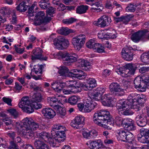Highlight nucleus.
<instances>
[{"label":"nucleus","mask_w":149,"mask_h":149,"mask_svg":"<svg viewBox=\"0 0 149 149\" xmlns=\"http://www.w3.org/2000/svg\"><path fill=\"white\" fill-rule=\"evenodd\" d=\"M53 130L52 131L51 134L53 137H51L49 134L46 132H42L37 134L38 139L43 140L47 142L53 147L56 146L57 143L64 141L65 139V127L60 125H55L54 126Z\"/></svg>","instance_id":"obj_1"},{"label":"nucleus","mask_w":149,"mask_h":149,"mask_svg":"<svg viewBox=\"0 0 149 149\" xmlns=\"http://www.w3.org/2000/svg\"><path fill=\"white\" fill-rule=\"evenodd\" d=\"M94 123L99 126L111 130L113 126V118L109 112L101 110L95 113L93 116Z\"/></svg>","instance_id":"obj_2"},{"label":"nucleus","mask_w":149,"mask_h":149,"mask_svg":"<svg viewBox=\"0 0 149 149\" xmlns=\"http://www.w3.org/2000/svg\"><path fill=\"white\" fill-rule=\"evenodd\" d=\"M57 56L59 59H63V63L66 65H70L77 60L78 56L75 53L69 54L66 52H58Z\"/></svg>","instance_id":"obj_3"},{"label":"nucleus","mask_w":149,"mask_h":149,"mask_svg":"<svg viewBox=\"0 0 149 149\" xmlns=\"http://www.w3.org/2000/svg\"><path fill=\"white\" fill-rule=\"evenodd\" d=\"M149 82V76L148 74L143 75L141 77L137 76L134 81L135 88L136 89H142V91H145L147 87V84Z\"/></svg>","instance_id":"obj_4"},{"label":"nucleus","mask_w":149,"mask_h":149,"mask_svg":"<svg viewBox=\"0 0 149 149\" xmlns=\"http://www.w3.org/2000/svg\"><path fill=\"white\" fill-rule=\"evenodd\" d=\"M119 135V139L123 141L128 142L130 147H133V143L134 142L133 134L129 132H125L124 130H121L117 132Z\"/></svg>","instance_id":"obj_5"},{"label":"nucleus","mask_w":149,"mask_h":149,"mask_svg":"<svg viewBox=\"0 0 149 149\" xmlns=\"http://www.w3.org/2000/svg\"><path fill=\"white\" fill-rule=\"evenodd\" d=\"M19 107L22 108L24 111L28 113H32L34 111L33 108L27 96H25L22 98L21 101L19 104Z\"/></svg>","instance_id":"obj_6"},{"label":"nucleus","mask_w":149,"mask_h":149,"mask_svg":"<svg viewBox=\"0 0 149 149\" xmlns=\"http://www.w3.org/2000/svg\"><path fill=\"white\" fill-rule=\"evenodd\" d=\"M54 44L56 48L62 50L67 48L69 44V42L64 37L59 36L56 38L53 41Z\"/></svg>","instance_id":"obj_7"},{"label":"nucleus","mask_w":149,"mask_h":149,"mask_svg":"<svg viewBox=\"0 0 149 149\" xmlns=\"http://www.w3.org/2000/svg\"><path fill=\"white\" fill-rule=\"evenodd\" d=\"M86 40V36L83 34H81L73 38L72 43L75 49L79 51L84 45Z\"/></svg>","instance_id":"obj_8"},{"label":"nucleus","mask_w":149,"mask_h":149,"mask_svg":"<svg viewBox=\"0 0 149 149\" xmlns=\"http://www.w3.org/2000/svg\"><path fill=\"white\" fill-rule=\"evenodd\" d=\"M35 17L36 18V19L35 22V24L36 25L46 24L51 20V17L48 16V15L45 16L44 12L42 11L37 13Z\"/></svg>","instance_id":"obj_9"},{"label":"nucleus","mask_w":149,"mask_h":149,"mask_svg":"<svg viewBox=\"0 0 149 149\" xmlns=\"http://www.w3.org/2000/svg\"><path fill=\"white\" fill-rule=\"evenodd\" d=\"M138 94L134 93L130 94L128 96L127 100V104L131 109H134L136 111L140 110V107L137 105Z\"/></svg>","instance_id":"obj_10"},{"label":"nucleus","mask_w":149,"mask_h":149,"mask_svg":"<svg viewBox=\"0 0 149 149\" xmlns=\"http://www.w3.org/2000/svg\"><path fill=\"white\" fill-rule=\"evenodd\" d=\"M67 87L71 88V91L73 93H76L81 92V87L83 86V84L81 82L78 83L74 80L66 81Z\"/></svg>","instance_id":"obj_11"},{"label":"nucleus","mask_w":149,"mask_h":149,"mask_svg":"<svg viewBox=\"0 0 149 149\" xmlns=\"http://www.w3.org/2000/svg\"><path fill=\"white\" fill-rule=\"evenodd\" d=\"M22 123L23 127L26 129H31L34 131L39 128L38 124L31 118H25L22 120Z\"/></svg>","instance_id":"obj_12"},{"label":"nucleus","mask_w":149,"mask_h":149,"mask_svg":"<svg viewBox=\"0 0 149 149\" xmlns=\"http://www.w3.org/2000/svg\"><path fill=\"white\" fill-rule=\"evenodd\" d=\"M110 91L118 96L123 95L125 93L124 89L121 88V86L117 83H113L109 86Z\"/></svg>","instance_id":"obj_13"},{"label":"nucleus","mask_w":149,"mask_h":149,"mask_svg":"<svg viewBox=\"0 0 149 149\" xmlns=\"http://www.w3.org/2000/svg\"><path fill=\"white\" fill-rule=\"evenodd\" d=\"M133 49L131 47L127 46L124 47L121 52L122 58L126 61H132L133 56V53L131 51Z\"/></svg>","instance_id":"obj_14"},{"label":"nucleus","mask_w":149,"mask_h":149,"mask_svg":"<svg viewBox=\"0 0 149 149\" xmlns=\"http://www.w3.org/2000/svg\"><path fill=\"white\" fill-rule=\"evenodd\" d=\"M148 32L147 29L140 30L134 33L132 35L131 38L134 42H138L144 38L146 33Z\"/></svg>","instance_id":"obj_15"},{"label":"nucleus","mask_w":149,"mask_h":149,"mask_svg":"<svg viewBox=\"0 0 149 149\" xmlns=\"http://www.w3.org/2000/svg\"><path fill=\"white\" fill-rule=\"evenodd\" d=\"M72 72L69 71L67 72L66 75L69 77H75L79 79H82L85 78L86 76V73L81 70H72Z\"/></svg>","instance_id":"obj_16"},{"label":"nucleus","mask_w":149,"mask_h":149,"mask_svg":"<svg viewBox=\"0 0 149 149\" xmlns=\"http://www.w3.org/2000/svg\"><path fill=\"white\" fill-rule=\"evenodd\" d=\"M43 51L42 49L38 47L34 49L32 52L33 55L31 56V59L34 60L36 59H39L40 60H46L47 57H44L42 56Z\"/></svg>","instance_id":"obj_17"},{"label":"nucleus","mask_w":149,"mask_h":149,"mask_svg":"<svg viewBox=\"0 0 149 149\" xmlns=\"http://www.w3.org/2000/svg\"><path fill=\"white\" fill-rule=\"evenodd\" d=\"M84 112L89 113L97 107V104L95 102L87 100L84 102Z\"/></svg>","instance_id":"obj_18"},{"label":"nucleus","mask_w":149,"mask_h":149,"mask_svg":"<svg viewBox=\"0 0 149 149\" xmlns=\"http://www.w3.org/2000/svg\"><path fill=\"white\" fill-rule=\"evenodd\" d=\"M84 118L82 116H77L71 123V125L76 129L79 128V125L84 123Z\"/></svg>","instance_id":"obj_19"},{"label":"nucleus","mask_w":149,"mask_h":149,"mask_svg":"<svg viewBox=\"0 0 149 149\" xmlns=\"http://www.w3.org/2000/svg\"><path fill=\"white\" fill-rule=\"evenodd\" d=\"M124 125L123 127L125 129L128 131H134L136 129L134 125V121L131 119H125L124 122Z\"/></svg>","instance_id":"obj_20"},{"label":"nucleus","mask_w":149,"mask_h":149,"mask_svg":"<svg viewBox=\"0 0 149 149\" xmlns=\"http://www.w3.org/2000/svg\"><path fill=\"white\" fill-rule=\"evenodd\" d=\"M127 103V101H125L124 100H120L118 101L116 105L118 113L120 114V112L127 107L129 108H131Z\"/></svg>","instance_id":"obj_21"},{"label":"nucleus","mask_w":149,"mask_h":149,"mask_svg":"<svg viewBox=\"0 0 149 149\" xmlns=\"http://www.w3.org/2000/svg\"><path fill=\"white\" fill-rule=\"evenodd\" d=\"M136 122L138 126L143 127L147 124L146 117L143 115H139L136 118Z\"/></svg>","instance_id":"obj_22"},{"label":"nucleus","mask_w":149,"mask_h":149,"mask_svg":"<svg viewBox=\"0 0 149 149\" xmlns=\"http://www.w3.org/2000/svg\"><path fill=\"white\" fill-rule=\"evenodd\" d=\"M85 85L83 84L82 87L85 90H91L97 86L96 81L93 79H90Z\"/></svg>","instance_id":"obj_23"},{"label":"nucleus","mask_w":149,"mask_h":149,"mask_svg":"<svg viewBox=\"0 0 149 149\" xmlns=\"http://www.w3.org/2000/svg\"><path fill=\"white\" fill-rule=\"evenodd\" d=\"M42 111L44 116L48 118H53L56 115L55 112L50 108H44Z\"/></svg>","instance_id":"obj_24"},{"label":"nucleus","mask_w":149,"mask_h":149,"mask_svg":"<svg viewBox=\"0 0 149 149\" xmlns=\"http://www.w3.org/2000/svg\"><path fill=\"white\" fill-rule=\"evenodd\" d=\"M115 71L118 74L121 75L123 77H130L131 74H133L128 69H126L124 68L120 67L119 68L116 69Z\"/></svg>","instance_id":"obj_25"},{"label":"nucleus","mask_w":149,"mask_h":149,"mask_svg":"<svg viewBox=\"0 0 149 149\" xmlns=\"http://www.w3.org/2000/svg\"><path fill=\"white\" fill-rule=\"evenodd\" d=\"M34 146L36 149H49V147L43 141L38 139L34 142Z\"/></svg>","instance_id":"obj_26"},{"label":"nucleus","mask_w":149,"mask_h":149,"mask_svg":"<svg viewBox=\"0 0 149 149\" xmlns=\"http://www.w3.org/2000/svg\"><path fill=\"white\" fill-rule=\"evenodd\" d=\"M78 61L83 70L88 71L91 68V63L87 60L83 59H80Z\"/></svg>","instance_id":"obj_27"},{"label":"nucleus","mask_w":149,"mask_h":149,"mask_svg":"<svg viewBox=\"0 0 149 149\" xmlns=\"http://www.w3.org/2000/svg\"><path fill=\"white\" fill-rule=\"evenodd\" d=\"M52 106L56 110L58 114L61 117H62L65 115L66 111L65 108L62 107L58 104L52 105Z\"/></svg>","instance_id":"obj_28"},{"label":"nucleus","mask_w":149,"mask_h":149,"mask_svg":"<svg viewBox=\"0 0 149 149\" xmlns=\"http://www.w3.org/2000/svg\"><path fill=\"white\" fill-rule=\"evenodd\" d=\"M139 65L137 63L133 64L129 63L125 65L124 68L125 70L126 69H128L132 74H134L136 70L139 67Z\"/></svg>","instance_id":"obj_29"},{"label":"nucleus","mask_w":149,"mask_h":149,"mask_svg":"<svg viewBox=\"0 0 149 149\" xmlns=\"http://www.w3.org/2000/svg\"><path fill=\"white\" fill-rule=\"evenodd\" d=\"M18 1H20L19 4L16 7L17 10L21 12L26 11L28 8L27 6H26V4L24 3L22 0H17Z\"/></svg>","instance_id":"obj_30"},{"label":"nucleus","mask_w":149,"mask_h":149,"mask_svg":"<svg viewBox=\"0 0 149 149\" xmlns=\"http://www.w3.org/2000/svg\"><path fill=\"white\" fill-rule=\"evenodd\" d=\"M23 130L24 131L22 132V134L27 138H29L34 136V130L31 129H26L23 127Z\"/></svg>","instance_id":"obj_31"},{"label":"nucleus","mask_w":149,"mask_h":149,"mask_svg":"<svg viewBox=\"0 0 149 149\" xmlns=\"http://www.w3.org/2000/svg\"><path fill=\"white\" fill-rule=\"evenodd\" d=\"M87 6L83 5L78 6L76 9V13L79 14H82L86 13L88 9Z\"/></svg>","instance_id":"obj_32"},{"label":"nucleus","mask_w":149,"mask_h":149,"mask_svg":"<svg viewBox=\"0 0 149 149\" xmlns=\"http://www.w3.org/2000/svg\"><path fill=\"white\" fill-rule=\"evenodd\" d=\"M81 99L80 97L78 96H73L70 97L68 100V102L72 105L76 104Z\"/></svg>","instance_id":"obj_33"},{"label":"nucleus","mask_w":149,"mask_h":149,"mask_svg":"<svg viewBox=\"0 0 149 149\" xmlns=\"http://www.w3.org/2000/svg\"><path fill=\"white\" fill-rule=\"evenodd\" d=\"M141 61L146 64H149V51L147 53H143L141 55Z\"/></svg>","instance_id":"obj_34"},{"label":"nucleus","mask_w":149,"mask_h":149,"mask_svg":"<svg viewBox=\"0 0 149 149\" xmlns=\"http://www.w3.org/2000/svg\"><path fill=\"white\" fill-rule=\"evenodd\" d=\"M57 32L60 34L67 35L72 31L71 30H69L67 27H62L61 29L57 30Z\"/></svg>","instance_id":"obj_35"},{"label":"nucleus","mask_w":149,"mask_h":149,"mask_svg":"<svg viewBox=\"0 0 149 149\" xmlns=\"http://www.w3.org/2000/svg\"><path fill=\"white\" fill-rule=\"evenodd\" d=\"M125 119H123L121 117L118 116H116L114 119V121L116 124L118 126H120L122 125L123 127L124 125V122Z\"/></svg>","instance_id":"obj_36"},{"label":"nucleus","mask_w":149,"mask_h":149,"mask_svg":"<svg viewBox=\"0 0 149 149\" xmlns=\"http://www.w3.org/2000/svg\"><path fill=\"white\" fill-rule=\"evenodd\" d=\"M42 99V98L40 94H36L32 96L31 101L32 102H40Z\"/></svg>","instance_id":"obj_37"},{"label":"nucleus","mask_w":149,"mask_h":149,"mask_svg":"<svg viewBox=\"0 0 149 149\" xmlns=\"http://www.w3.org/2000/svg\"><path fill=\"white\" fill-rule=\"evenodd\" d=\"M91 148L92 149H99L100 147V143L99 140L92 141L90 143Z\"/></svg>","instance_id":"obj_38"},{"label":"nucleus","mask_w":149,"mask_h":149,"mask_svg":"<svg viewBox=\"0 0 149 149\" xmlns=\"http://www.w3.org/2000/svg\"><path fill=\"white\" fill-rule=\"evenodd\" d=\"M94 49L96 52L98 53H102L105 52L104 47L100 43H97L96 44Z\"/></svg>","instance_id":"obj_39"},{"label":"nucleus","mask_w":149,"mask_h":149,"mask_svg":"<svg viewBox=\"0 0 149 149\" xmlns=\"http://www.w3.org/2000/svg\"><path fill=\"white\" fill-rule=\"evenodd\" d=\"M97 43L95 42L94 39H91L86 43V45L88 48H92L94 49L95 45Z\"/></svg>","instance_id":"obj_40"},{"label":"nucleus","mask_w":149,"mask_h":149,"mask_svg":"<svg viewBox=\"0 0 149 149\" xmlns=\"http://www.w3.org/2000/svg\"><path fill=\"white\" fill-rule=\"evenodd\" d=\"M39 5L41 8L43 9H46L48 8V2L45 0H39Z\"/></svg>","instance_id":"obj_41"},{"label":"nucleus","mask_w":149,"mask_h":149,"mask_svg":"<svg viewBox=\"0 0 149 149\" xmlns=\"http://www.w3.org/2000/svg\"><path fill=\"white\" fill-rule=\"evenodd\" d=\"M68 69L65 66H62L58 71L59 73L62 76H66L67 72H68Z\"/></svg>","instance_id":"obj_42"},{"label":"nucleus","mask_w":149,"mask_h":149,"mask_svg":"<svg viewBox=\"0 0 149 149\" xmlns=\"http://www.w3.org/2000/svg\"><path fill=\"white\" fill-rule=\"evenodd\" d=\"M137 6L133 4H130L126 7V10L127 12H133L135 11Z\"/></svg>","instance_id":"obj_43"},{"label":"nucleus","mask_w":149,"mask_h":149,"mask_svg":"<svg viewBox=\"0 0 149 149\" xmlns=\"http://www.w3.org/2000/svg\"><path fill=\"white\" fill-rule=\"evenodd\" d=\"M129 108L128 107H126L125 110V109L120 112V114H122L124 116L131 115L133 114V112L132 111L131 109H128Z\"/></svg>","instance_id":"obj_44"},{"label":"nucleus","mask_w":149,"mask_h":149,"mask_svg":"<svg viewBox=\"0 0 149 149\" xmlns=\"http://www.w3.org/2000/svg\"><path fill=\"white\" fill-rule=\"evenodd\" d=\"M7 111L14 118H16L18 116V113L15 109H10L8 110Z\"/></svg>","instance_id":"obj_45"},{"label":"nucleus","mask_w":149,"mask_h":149,"mask_svg":"<svg viewBox=\"0 0 149 149\" xmlns=\"http://www.w3.org/2000/svg\"><path fill=\"white\" fill-rule=\"evenodd\" d=\"M140 132L141 135L145 136L148 139L149 138V130L142 128L140 129Z\"/></svg>","instance_id":"obj_46"},{"label":"nucleus","mask_w":149,"mask_h":149,"mask_svg":"<svg viewBox=\"0 0 149 149\" xmlns=\"http://www.w3.org/2000/svg\"><path fill=\"white\" fill-rule=\"evenodd\" d=\"M77 19L73 17H71L69 19H64L63 20V23L66 24H71L77 21Z\"/></svg>","instance_id":"obj_47"},{"label":"nucleus","mask_w":149,"mask_h":149,"mask_svg":"<svg viewBox=\"0 0 149 149\" xmlns=\"http://www.w3.org/2000/svg\"><path fill=\"white\" fill-rule=\"evenodd\" d=\"M145 96L143 95H138L137 100V105L139 106L138 103L140 104H142L144 103L145 101Z\"/></svg>","instance_id":"obj_48"},{"label":"nucleus","mask_w":149,"mask_h":149,"mask_svg":"<svg viewBox=\"0 0 149 149\" xmlns=\"http://www.w3.org/2000/svg\"><path fill=\"white\" fill-rule=\"evenodd\" d=\"M100 6V4L98 2L95 3L93 5V7L91 8V10H93L96 11L97 12H100L102 11V10L100 8H99Z\"/></svg>","instance_id":"obj_49"},{"label":"nucleus","mask_w":149,"mask_h":149,"mask_svg":"<svg viewBox=\"0 0 149 149\" xmlns=\"http://www.w3.org/2000/svg\"><path fill=\"white\" fill-rule=\"evenodd\" d=\"M56 8H54L50 7L46 10L47 15H49L53 17V14L55 13Z\"/></svg>","instance_id":"obj_50"},{"label":"nucleus","mask_w":149,"mask_h":149,"mask_svg":"<svg viewBox=\"0 0 149 149\" xmlns=\"http://www.w3.org/2000/svg\"><path fill=\"white\" fill-rule=\"evenodd\" d=\"M10 145L8 146L9 149H19L18 144H16L13 141L10 142Z\"/></svg>","instance_id":"obj_51"},{"label":"nucleus","mask_w":149,"mask_h":149,"mask_svg":"<svg viewBox=\"0 0 149 149\" xmlns=\"http://www.w3.org/2000/svg\"><path fill=\"white\" fill-rule=\"evenodd\" d=\"M102 96V95H101L100 93L96 92L94 93H93L91 95V97L95 100L99 101L101 99Z\"/></svg>","instance_id":"obj_52"},{"label":"nucleus","mask_w":149,"mask_h":149,"mask_svg":"<svg viewBox=\"0 0 149 149\" xmlns=\"http://www.w3.org/2000/svg\"><path fill=\"white\" fill-rule=\"evenodd\" d=\"M47 100L49 102L50 101L51 103H53L52 105L56 104H57L59 102L58 99L55 97H49L47 98ZM52 104H51L52 106Z\"/></svg>","instance_id":"obj_53"},{"label":"nucleus","mask_w":149,"mask_h":149,"mask_svg":"<svg viewBox=\"0 0 149 149\" xmlns=\"http://www.w3.org/2000/svg\"><path fill=\"white\" fill-rule=\"evenodd\" d=\"M140 135L141 136H139L138 138V141L142 143H146L147 139H148L145 136L141 135V134Z\"/></svg>","instance_id":"obj_54"},{"label":"nucleus","mask_w":149,"mask_h":149,"mask_svg":"<svg viewBox=\"0 0 149 149\" xmlns=\"http://www.w3.org/2000/svg\"><path fill=\"white\" fill-rule=\"evenodd\" d=\"M102 18L104 20L107 26L111 22V20L110 17L109 16L104 15L102 16Z\"/></svg>","instance_id":"obj_55"},{"label":"nucleus","mask_w":149,"mask_h":149,"mask_svg":"<svg viewBox=\"0 0 149 149\" xmlns=\"http://www.w3.org/2000/svg\"><path fill=\"white\" fill-rule=\"evenodd\" d=\"M3 121L4 123L7 126H13V122L11 120H9L7 118H5L3 119Z\"/></svg>","instance_id":"obj_56"},{"label":"nucleus","mask_w":149,"mask_h":149,"mask_svg":"<svg viewBox=\"0 0 149 149\" xmlns=\"http://www.w3.org/2000/svg\"><path fill=\"white\" fill-rule=\"evenodd\" d=\"M122 22L125 24H127L130 20L131 17L129 15L122 16Z\"/></svg>","instance_id":"obj_57"},{"label":"nucleus","mask_w":149,"mask_h":149,"mask_svg":"<svg viewBox=\"0 0 149 149\" xmlns=\"http://www.w3.org/2000/svg\"><path fill=\"white\" fill-rule=\"evenodd\" d=\"M38 102H32L31 105L33 108L36 109H38L42 108V104L40 103H38Z\"/></svg>","instance_id":"obj_58"},{"label":"nucleus","mask_w":149,"mask_h":149,"mask_svg":"<svg viewBox=\"0 0 149 149\" xmlns=\"http://www.w3.org/2000/svg\"><path fill=\"white\" fill-rule=\"evenodd\" d=\"M102 98V99H106V100L111 101L113 100L112 95L109 93L104 95Z\"/></svg>","instance_id":"obj_59"},{"label":"nucleus","mask_w":149,"mask_h":149,"mask_svg":"<svg viewBox=\"0 0 149 149\" xmlns=\"http://www.w3.org/2000/svg\"><path fill=\"white\" fill-rule=\"evenodd\" d=\"M6 134L12 140H13L16 135V133L14 131H10L6 133Z\"/></svg>","instance_id":"obj_60"},{"label":"nucleus","mask_w":149,"mask_h":149,"mask_svg":"<svg viewBox=\"0 0 149 149\" xmlns=\"http://www.w3.org/2000/svg\"><path fill=\"white\" fill-rule=\"evenodd\" d=\"M13 141L16 144H18V145L23 143L24 142L23 140L19 136L15 138L14 139Z\"/></svg>","instance_id":"obj_61"},{"label":"nucleus","mask_w":149,"mask_h":149,"mask_svg":"<svg viewBox=\"0 0 149 149\" xmlns=\"http://www.w3.org/2000/svg\"><path fill=\"white\" fill-rule=\"evenodd\" d=\"M148 72H149V66L142 67L139 69V72L141 74L144 73Z\"/></svg>","instance_id":"obj_62"},{"label":"nucleus","mask_w":149,"mask_h":149,"mask_svg":"<svg viewBox=\"0 0 149 149\" xmlns=\"http://www.w3.org/2000/svg\"><path fill=\"white\" fill-rule=\"evenodd\" d=\"M111 101L107 100L106 99H102V104L104 106L109 107H111Z\"/></svg>","instance_id":"obj_63"},{"label":"nucleus","mask_w":149,"mask_h":149,"mask_svg":"<svg viewBox=\"0 0 149 149\" xmlns=\"http://www.w3.org/2000/svg\"><path fill=\"white\" fill-rule=\"evenodd\" d=\"M100 26L99 27H103L107 26L106 23L105 22L104 20L102 18V17L99 18Z\"/></svg>","instance_id":"obj_64"}]
</instances>
